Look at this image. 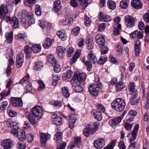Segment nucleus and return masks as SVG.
<instances>
[{"label": "nucleus", "mask_w": 149, "mask_h": 149, "mask_svg": "<svg viewBox=\"0 0 149 149\" xmlns=\"http://www.w3.org/2000/svg\"><path fill=\"white\" fill-rule=\"evenodd\" d=\"M96 42L98 44L99 46L102 45H104L105 40L103 36L101 35H98L95 38Z\"/></svg>", "instance_id": "27"}, {"label": "nucleus", "mask_w": 149, "mask_h": 149, "mask_svg": "<svg viewBox=\"0 0 149 149\" xmlns=\"http://www.w3.org/2000/svg\"><path fill=\"white\" fill-rule=\"evenodd\" d=\"M74 51V48L72 47H70L68 50L67 56L68 58H70L72 55V53Z\"/></svg>", "instance_id": "53"}, {"label": "nucleus", "mask_w": 149, "mask_h": 149, "mask_svg": "<svg viewBox=\"0 0 149 149\" xmlns=\"http://www.w3.org/2000/svg\"><path fill=\"white\" fill-rule=\"evenodd\" d=\"M6 37L7 42L9 43H11L13 39V33L10 32L8 35L6 34Z\"/></svg>", "instance_id": "46"}, {"label": "nucleus", "mask_w": 149, "mask_h": 149, "mask_svg": "<svg viewBox=\"0 0 149 149\" xmlns=\"http://www.w3.org/2000/svg\"><path fill=\"white\" fill-rule=\"evenodd\" d=\"M52 40L49 38H47L44 41L43 46L45 49H48L52 45Z\"/></svg>", "instance_id": "32"}, {"label": "nucleus", "mask_w": 149, "mask_h": 149, "mask_svg": "<svg viewBox=\"0 0 149 149\" xmlns=\"http://www.w3.org/2000/svg\"><path fill=\"white\" fill-rule=\"evenodd\" d=\"M12 22L13 23V28L16 29L18 28L19 26V21L16 17H13L12 18Z\"/></svg>", "instance_id": "41"}, {"label": "nucleus", "mask_w": 149, "mask_h": 149, "mask_svg": "<svg viewBox=\"0 0 149 149\" xmlns=\"http://www.w3.org/2000/svg\"><path fill=\"white\" fill-rule=\"evenodd\" d=\"M93 144L95 148L97 149H100L104 147L105 145V142L103 139L100 138L95 140Z\"/></svg>", "instance_id": "13"}, {"label": "nucleus", "mask_w": 149, "mask_h": 149, "mask_svg": "<svg viewBox=\"0 0 149 149\" xmlns=\"http://www.w3.org/2000/svg\"><path fill=\"white\" fill-rule=\"evenodd\" d=\"M100 47L102 54H105L108 53V48L107 47L105 46L104 45H102Z\"/></svg>", "instance_id": "45"}, {"label": "nucleus", "mask_w": 149, "mask_h": 149, "mask_svg": "<svg viewBox=\"0 0 149 149\" xmlns=\"http://www.w3.org/2000/svg\"><path fill=\"white\" fill-rule=\"evenodd\" d=\"M141 43L139 40L136 41L135 44V52L136 55L138 56L141 52Z\"/></svg>", "instance_id": "30"}, {"label": "nucleus", "mask_w": 149, "mask_h": 149, "mask_svg": "<svg viewBox=\"0 0 149 149\" xmlns=\"http://www.w3.org/2000/svg\"><path fill=\"white\" fill-rule=\"evenodd\" d=\"M97 109L99 111L104 112L105 108L104 106L101 104H98L97 105Z\"/></svg>", "instance_id": "50"}, {"label": "nucleus", "mask_w": 149, "mask_h": 149, "mask_svg": "<svg viewBox=\"0 0 149 149\" xmlns=\"http://www.w3.org/2000/svg\"><path fill=\"white\" fill-rule=\"evenodd\" d=\"M24 51L26 55V58L29 59L31 56L32 51L31 48L28 45L24 47Z\"/></svg>", "instance_id": "28"}, {"label": "nucleus", "mask_w": 149, "mask_h": 149, "mask_svg": "<svg viewBox=\"0 0 149 149\" xmlns=\"http://www.w3.org/2000/svg\"><path fill=\"white\" fill-rule=\"evenodd\" d=\"M85 21L84 22L85 25L86 26H89L90 25L91 23V20L90 18L87 15L84 17Z\"/></svg>", "instance_id": "56"}, {"label": "nucleus", "mask_w": 149, "mask_h": 149, "mask_svg": "<svg viewBox=\"0 0 149 149\" xmlns=\"http://www.w3.org/2000/svg\"><path fill=\"white\" fill-rule=\"evenodd\" d=\"M84 64L87 67V70L88 71H91L92 67V62L89 61H87L85 62Z\"/></svg>", "instance_id": "52"}, {"label": "nucleus", "mask_w": 149, "mask_h": 149, "mask_svg": "<svg viewBox=\"0 0 149 149\" xmlns=\"http://www.w3.org/2000/svg\"><path fill=\"white\" fill-rule=\"evenodd\" d=\"M1 145L4 149H9L14 146V143L10 139H4L1 141Z\"/></svg>", "instance_id": "7"}, {"label": "nucleus", "mask_w": 149, "mask_h": 149, "mask_svg": "<svg viewBox=\"0 0 149 149\" xmlns=\"http://www.w3.org/2000/svg\"><path fill=\"white\" fill-rule=\"evenodd\" d=\"M116 50L118 53L122 54L123 51V47L119 45H117L116 47Z\"/></svg>", "instance_id": "58"}, {"label": "nucleus", "mask_w": 149, "mask_h": 149, "mask_svg": "<svg viewBox=\"0 0 149 149\" xmlns=\"http://www.w3.org/2000/svg\"><path fill=\"white\" fill-rule=\"evenodd\" d=\"M143 19L146 23H149V12L145 13L143 16Z\"/></svg>", "instance_id": "57"}, {"label": "nucleus", "mask_w": 149, "mask_h": 149, "mask_svg": "<svg viewBox=\"0 0 149 149\" xmlns=\"http://www.w3.org/2000/svg\"><path fill=\"white\" fill-rule=\"evenodd\" d=\"M35 13L38 16H40L41 15V11L40 6L38 5H36L35 6Z\"/></svg>", "instance_id": "54"}, {"label": "nucleus", "mask_w": 149, "mask_h": 149, "mask_svg": "<svg viewBox=\"0 0 149 149\" xmlns=\"http://www.w3.org/2000/svg\"><path fill=\"white\" fill-rule=\"evenodd\" d=\"M80 28L78 26H77L73 28L71 34L75 36L78 35L80 31Z\"/></svg>", "instance_id": "43"}, {"label": "nucleus", "mask_w": 149, "mask_h": 149, "mask_svg": "<svg viewBox=\"0 0 149 149\" xmlns=\"http://www.w3.org/2000/svg\"><path fill=\"white\" fill-rule=\"evenodd\" d=\"M24 54L22 53H19L17 55L16 59V65L17 68L21 67L24 61Z\"/></svg>", "instance_id": "17"}, {"label": "nucleus", "mask_w": 149, "mask_h": 149, "mask_svg": "<svg viewBox=\"0 0 149 149\" xmlns=\"http://www.w3.org/2000/svg\"><path fill=\"white\" fill-rule=\"evenodd\" d=\"M133 125L129 123H126L125 124V127L127 130H130L132 127Z\"/></svg>", "instance_id": "64"}, {"label": "nucleus", "mask_w": 149, "mask_h": 149, "mask_svg": "<svg viewBox=\"0 0 149 149\" xmlns=\"http://www.w3.org/2000/svg\"><path fill=\"white\" fill-rule=\"evenodd\" d=\"M38 83L40 86L38 88V90L40 91L42 90L43 88H45V84L42 81H38Z\"/></svg>", "instance_id": "60"}, {"label": "nucleus", "mask_w": 149, "mask_h": 149, "mask_svg": "<svg viewBox=\"0 0 149 149\" xmlns=\"http://www.w3.org/2000/svg\"><path fill=\"white\" fill-rule=\"evenodd\" d=\"M7 10L3 6L1 5L0 6V19H4L6 15L8 14Z\"/></svg>", "instance_id": "21"}, {"label": "nucleus", "mask_w": 149, "mask_h": 149, "mask_svg": "<svg viewBox=\"0 0 149 149\" xmlns=\"http://www.w3.org/2000/svg\"><path fill=\"white\" fill-rule=\"evenodd\" d=\"M142 31H139L136 30L132 33L130 36L132 39L135 38L136 37L139 39H141L143 37V34Z\"/></svg>", "instance_id": "18"}, {"label": "nucleus", "mask_w": 149, "mask_h": 149, "mask_svg": "<svg viewBox=\"0 0 149 149\" xmlns=\"http://www.w3.org/2000/svg\"><path fill=\"white\" fill-rule=\"evenodd\" d=\"M137 96V93H133L132 95H131L130 100L129 103L132 105L137 104L139 102L140 100L139 98L135 100Z\"/></svg>", "instance_id": "16"}, {"label": "nucleus", "mask_w": 149, "mask_h": 149, "mask_svg": "<svg viewBox=\"0 0 149 149\" xmlns=\"http://www.w3.org/2000/svg\"><path fill=\"white\" fill-rule=\"evenodd\" d=\"M40 143L43 146H45L46 145V142L47 141L48 138L51 137V135L49 134H46L43 133H40Z\"/></svg>", "instance_id": "19"}, {"label": "nucleus", "mask_w": 149, "mask_h": 149, "mask_svg": "<svg viewBox=\"0 0 149 149\" xmlns=\"http://www.w3.org/2000/svg\"><path fill=\"white\" fill-rule=\"evenodd\" d=\"M81 2L80 3L83 9L85 8L88 5V0H79Z\"/></svg>", "instance_id": "49"}, {"label": "nucleus", "mask_w": 149, "mask_h": 149, "mask_svg": "<svg viewBox=\"0 0 149 149\" xmlns=\"http://www.w3.org/2000/svg\"><path fill=\"white\" fill-rule=\"evenodd\" d=\"M43 67V64L42 62H37L35 63L34 69L37 70H40Z\"/></svg>", "instance_id": "48"}, {"label": "nucleus", "mask_w": 149, "mask_h": 149, "mask_svg": "<svg viewBox=\"0 0 149 149\" xmlns=\"http://www.w3.org/2000/svg\"><path fill=\"white\" fill-rule=\"evenodd\" d=\"M28 77H29L27 76V77H24L20 81L19 83L21 84H23L24 83H28L29 81V79Z\"/></svg>", "instance_id": "61"}, {"label": "nucleus", "mask_w": 149, "mask_h": 149, "mask_svg": "<svg viewBox=\"0 0 149 149\" xmlns=\"http://www.w3.org/2000/svg\"><path fill=\"white\" fill-rule=\"evenodd\" d=\"M47 57L48 62L51 64L54 63H56L57 61L53 54H48L47 55Z\"/></svg>", "instance_id": "36"}, {"label": "nucleus", "mask_w": 149, "mask_h": 149, "mask_svg": "<svg viewBox=\"0 0 149 149\" xmlns=\"http://www.w3.org/2000/svg\"><path fill=\"white\" fill-rule=\"evenodd\" d=\"M67 87H64L62 88V91L63 95L66 98H67L70 96V93L69 90L67 88Z\"/></svg>", "instance_id": "40"}, {"label": "nucleus", "mask_w": 149, "mask_h": 149, "mask_svg": "<svg viewBox=\"0 0 149 149\" xmlns=\"http://www.w3.org/2000/svg\"><path fill=\"white\" fill-rule=\"evenodd\" d=\"M126 105L125 100L122 98H118L111 104V107L117 111H122Z\"/></svg>", "instance_id": "4"}, {"label": "nucleus", "mask_w": 149, "mask_h": 149, "mask_svg": "<svg viewBox=\"0 0 149 149\" xmlns=\"http://www.w3.org/2000/svg\"><path fill=\"white\" fill-rule=\"evenodd\" d=\"M54 7L53 9L56 13L59 11L61 9V2L60 0H56L54 3Z\"/></svg>", "instance_id": "23"}, {"label": "nucleus", "mask_w": 149, "mask_h": 149, "mask_svg": "<svg viewBox=\"0 0 149 149\" xmlns=\"http://www.w3.org/2000/svg\"><path fill=\"white\" fill-rule=\"evenodd\" d=\"M14 126L16 127V125H13V128L11 130L12 133L14 134V135L16 136L21 141L25 140L26 138L25 132L24 131H23L22 132H20L18 134V131L16 127H14Z\"/></svg>", "instance_id": "5"}, {"label": "nucleus", "mask_w": 149, "mask_h": 149, "mask_svg": "<svg viewBox=\"0 0 149 149\" xmlns=\"http://www.w3.org/2000/svg\"><path fill=\"white\" fill-rule=\"evenodd\" d=\"M96 132L95 130L92 129L90 127H86L83 131L84 136L88 137L89 134H93Z\"/></svg>", "instance_id": "26"}, {"label": "nucleus", "mask_w": 149, "mask_h": 149, "mask_svg": "<svg viewBox=\"0 0 149 149\" xmlns=\"http://www.w3.org/2000/svg\"><path fill=\"white\" fill-rule=\"evenodd\" d=\"M135 85L134 83H131L128 86V89L131 95L133 93H137V90H135Z\"/></svg>", "instance_id": "39"}, {"label": "nucleus", "mask_w": 149, "mask_h": 149, "mask_svg": "<svg viewBox=\"0 0 149 149\" xmlns=\"http://www.w3.org/2000/svg\"><path fill=\"white\" fill-rule=\"evenodd\" d=\"M88 59L89 61L93 63H95L96 62L97 63V59L95 55L93 53H90L88 55Z\"/></svg>", "instance_id": "33"}, {"label": "nucleus", "mask_w": 149, "mask_h": 149, "mask_svg": "<svg viewBox=\"0 0 149 149\" xmlns=\"http://www.w3.org/2000/svg\"><path fill=\"white\" fill-rule=\"evenodd\" d=\"M99 60L97 61V64L102 65L107 60V58L106 55L105 54H102Z\"/></svg>", "instance_id": "38"}, {"label": "nucleus", "mask_w": 149, "mask_h": 149, "mask_svg": "<svg viewBox=\"0 0 149 149\" xmlns=\"http://www.w3.org/2000/svg\"><path fill=\"white\" fill-rule=\"evenodd\" d=\"M126 113V111H124L122 114L121 116H119L114 119L110 120L109 121V124L113 126H115L116 125L118 124L121 121Z\"/></svg>", "instance_id": "9"}, {"label": "nucleus", "mask_w": 149, "mask_h": 149, "mask_svg": "<svg viewBox=\"0 0 149 149\" xmlns=\"http://www.w3.org/2000/svg\"><path fill=\"white\" fill-rule=\"evenodd\" d=\"M107 5L109 8L112 10H114L116 6V3L111 0H109L107 1Z\"/></svg>", "instance_id": "42"}, {"label": "nucleus", "mask_w": 149, "mask_h": 149, "mask_svg": "<svg viewBox=\"0 0 149 149\" xmlns=\"http://www.w3.org/2000/svg\"><path fill=\"white\" fill-rule=\"evenodd\" d=\"M129 3L128 0H122L120 3V6L122 9L127 8Z\"/></svg>", "instance_id": "37"}, {"label": "nucleus", "mask_w": 149, "mask_h": 149, "mask_svg": "<svg viewBox=\"0 0 149 149\" xmlns=\"http://www.w3.org/2000/svg\"><path fill=\"white\" fill-rule=\"evenodd\" d=\"M74 141H72L71 143L70 146V149L73 148L76 145H81L82 143L81 138L80 137L76 136L74 137Z\"/></svg>", "instance_id": "24"}, {"label": "nucleus", "mask_w": 149, "mask_h": 149, "mask_svg": "<svg viewBox=\"0 0 149 149\" xmlns=\"http://www.w3.org/2000/svg\"><path fill=\"white\" fill-rule=\"evenodd\" d=\"M76 116L75 115H71L69 118V121L70 123L69 127L72 128L74 127V125L76 120Z\"/></svg>", "instance_id": "29"}, {"label": "nucleus", "mask_w": 149, "mask_h": 149, "mask_svg": "<svg viewBox=\"0 0 149 149\" xmlns=\"http://www.w3.org/2000/svg\"><path fill=\"white\" fill-rule=\"evenodd\" d=\"M43 109L41 106H36L31 109L30 113L26 112L25 115L30 122L32 125L36 123L35 118L40 119L42 115Z\"/></svg>", "instance_id": "1"}, {"label": "nucleus", "mask_w": 149, "mask_h": 149, "mask_svg": "<svg viewBox=\"0 0 149 149\" xmlns=\"http://www.w3.org/2000/svg\"><path fill=\"white\" fill-rule=\"evenodd\" d=\"M56 33L57 36L62 41H64L66 40L67 37L65 30L62 29L59 30Z\"/></svg>", "instance_id": "22"}, {"label": "nucleus", "mask_w": 149, "mask_h": 149, "mask_svg": "<svg viewBox=\"0 0 149 149\" xmlns=\"http://www.w3.org/2000/svg\"><path fill=\"white\" fill-rule=\"evenodd\" d=\"M106 26L105 23H102L100 24L98 26V30L100 32L103 31L105 29Z\"/></svg>", "instance_id": "55"}, {"label": "nucleus", "mask_w": 149, "mask_h": 149, "mask_svg": "<svg viewBox=\"0 0 149 149\" xmlns=\"http://www.w3.org/2000/svg\"><path fill=\"white\" fill-rule=\"evenodd\" d=\"M52 117L53 123L55 125L57 126H60L62 124V118L58 116L56 114H52Z\"/></svg>", "instance_id": "11"}, {"label": "nucleus", "mask_w": 149, "mask_h": 149, "mask_svg": "<svg viewBox=\"0 0 149 149\" xmlns=\"http://www.w3.org/2000/svg\"><path fill=\"white\" fill-rule=\"evenodd\" d=\"M125 20L127 27H132L135 24V20L131 16H126L125 18Z\"/></svg>", "instance_id": "8"}, {"label": "nucleus", "mask_w": 149, "mask_h": 149, "mask_svg": "<svg viewBox=\"0 0 149 149\" xmlns=\"http://www.w3.org/2000/svg\"><path fill=\"white\" fill-rule=\"evenodd\" d=\"M101 87V85L99 84L98 85L93 84L89 87L88 90L91 95L93 96H97L98 95L99 88Z\"/></svg>", "instance_id": "6"}, {"label": "nucleus", "mask_w": 149, "mask_h": 149, "mask_svg": "<svg viewBox=\"0 0 149 149\" xmlns=\"http://www.w3.org/2000/svg\"><path fill=\"white\" fill-rule=\"evenodd\" d=\"M132 7L136 9H139L143 6V4L140 0H133L131 3Z\"/></svg>", "instance_id": "20"}, {"label": "nucleus", "mask_w": 149, "mask_h": 149, "mask_svg": "<svg viewBox=\"0 0 149 149\" xmlns=\"http://www.w3.org/2000/svg\"><path fill=\"white\" fill-rule=\"evenodd\" d=\"M98 18L100 21L104 22H109L111 20V18L109 15H105L103 13L100 12L98 15Z\"/></svg>", "instance_id": "15"}, {"label": "nucleus", "mask_w": 149, "mask_h": 149, "mask_svg": "<svg viewBox=\"0 0 149 149\" xmlns=\"http://www.w3.org/2000/svg\"><path fill=\"white\" fill-rule=\"evenodd\" d=\"M91 113L94 116L95 118L97 120L100 121L102 120V115L101 112L94 109L91 111Z\"/></svg>", "instance_id": "25"}, {"label": "nucleus", "mask_w": 149, "mask_h": 149, "mask_svg": "<svg viewBox=\"0 0 149 149\" xmlns=\"http://www.w3.org/2000/svg\"><path fill=\"white\" fill-rule=\"evenodd\" d=\"M86 42L87 44V47L88 49H91L93 48V45L89 40H86Z\"/></svg>", "instance_id": "62"}, {"label": "nucleus", "mask_w": 149, "mask_h": 149, "mask_svg": "<svg viewBox=\"0 0 149 149\" xmlns=\"http://www.w3.org/2000/svg\"><path fill=\"white\" fill-rule=\"evenodd\" d=\"M139 128V125L138 124H136L134 126L133 130L128 134V137H129L131 135L132 136V138L130 140L131 141H134L136 139L137 136V132L138 131Z\"/></svg>", "instance_id": "12"}, {"label": "nucleus", "mask_w": 149, "mask_h": 149, "mask_svg": "<svg viewBox=\"0 0 149 149\" xmlns=\"http://www.w3.org/2000/svg\"><path fill=\"white\" fill-rule=\"evenodd\" d=\"M11 103L14 107H22L23 102L20 97H11L10 99Z\"/></svg>", "instance_id": "10"}, {"label": "nucleus", "mask_w": 149, "mask_h": 149, "mask_svg": "<svg viewBox=\"0 0 149 149\" xmlns=\"http://www.w3.org/2000/svg\"><path fill=\"white\" fill-rule=\"evenodd\" d=\"M86 77V75L84 73L74 75L73 77L74 81L72 86V88L74 91L76 92L80 93L83 91V88L80 85L84 81Z\"/></svg>", "instance_id": "2"}, {"label": "nucleus", "mask_w": 149, "mask_h": 149, "mask_svg": "<svg viewBox=\"0 0 149 149\" xmlns=\"http://www.w3.org/2000/svg\"><path fill=\"white\" fill-rule=\"evenodd\" d=\"M41 47V46L39 44H35L32 46L31 48L32 50L34 53H38L40 51Z\"/></svg>", "instance_id": "35"}, {"label": "nucleus", "mask_w": 149, "mask_h": 149, "mask_svg": "<svg viewBox=\"0 0 149 149\" xmlns=\"http://www.w3.org/2000/svg\"><path fill=\"white\" fill-rule=\"evenodd\" d=\"M25 34L24 33H19L15 37V38L17 40L20 39H24L25 38Z\"/></svg>", "instance_id": "63"}, {"label": "nucleus", "mask_w": 149, "mask_h": 149, "mask_svg": "<svg viewBox=\"0 0 149 149\" xmlns=\"http://www.w3.org/2000/svg\"><path fill=\"white\" fill-rule=\"evenodd\" d=\"M72 21V18L69 17H68L64 19L63 21L62 22V23L64 25H70Z\"/></svg>", "instance_id": "51"}, {"label": "nucleus", "mask_w": 149, "mask_h": 149, "mask_svg": "<svg viewBox=\"0 0 149 149\" xmlns=\"http://www.w3.org/2000/svg\"><path fill=\"white\" fill-rule=\"evenodd\" d=\"M21 17L22 23L25 27H28L35 23L33 15L31 12L28 13L24 10L22 11Z\"/></svg>", "instance_id": "3"}, {"label": "nucleus", "mask_w": 149, "mask_h": 149, "mask_svg": "<svg viewBox=\"0 0 149 149\" xmlns=\"http://www.w3.org/2000/svg\"><path fill=\"white\" fill-rule=\"evenodd\" d=\"M56 53L59 57L63 58L65 55V53L66 51L65 48L61 46H58L56 48Z\"/></svg>", "instance_id": "14"}, {"label": "nucleus", "mask_w": 149, "mask_h": 149, "mask_svg": "<svg viewBox=\"0 0 149 149\" xmlns=\"http://www.w3.org/2000/svg\"><path fill=\"white\" fill-rule=\"evenodd\" d=\"M36 0H24V3L25 5H27L28 4H34L36 3Z\"/></svg>", "instance_id": "59"}, {"label": "nucleus", "mask_w": 149, "mask_h": 149, "mask_svg": "<svg viewBox=\"0 0 149 149\" xmlns=\"http://www.w3.org/2000/svg\"><path fill=\"white\" fill-rule=\"evenodd\" d=\"M62 135L63 133L62 132L58 131L55 134L54 139L56 142L60 143L62 141Z\"/></svg>", "instance_id": "31"}, {"label": "nucleus", "mask_w": 149, "mask_h": 149, "mask_svg": "<svg viewBox=\"0 0 149 149\" xmlns=\"http://www.w3.org/2000/svg\"><path fill=\"white\" fill-rule=\"evenodd\" d=\"M72 72L70 69H69L67 70L66 73L63 74L62 77L63 79L64 80H67L68 79L70 78L72 74Z\"/></svg>", "instance_id": "34"}, {"label": "nucleus", "mask_w": 149, "mask_h": 149, "mask_svg": "<svg viewBox=\"0 0 149 149\" xmlns=\"http://www.w3.org/2000/svg\"><path fill=\"white\" fill-rule=\"evenodd\" d=\"M125 86V85L123 82H118L116 86V90L121 91Z\"/></svg>", "instance_id": "47"}, {"label": "nucleus", "mask_w": 149, "mask_h": 149, "mask_svg": "<svg viewBox=\"0 0 149 149\" xmlns=\"http://www.w3.org/2000/svg\"><path fill=\"white\" fill-rule=\"evenodd\" d=\"M52 64L54 66V70L55 72L58 73L61 71V67L58 64L57 61L56 63H54Z\"/></svg>", "instance_id": "44"}]
</instances>
